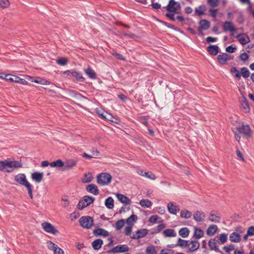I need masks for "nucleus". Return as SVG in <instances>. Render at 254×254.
Here are the masks:
<instances>
[{"label":"nucleus","instance_id":"obj_32","mask_svg":"<svg viewBox=\"0 0 254 254\" xmlns=\"http://www.w3.org/2000/svg\"><path fill=\"white\" fill-rule=\"evenodd\" d=\"M64 162L62 159H57L50 164L52 168H62L64 167Z\"/></svg>","mask_w":254,"mask_h":254},{"label":"nucleus","instance_id":"obj_17","mask_svg":"<svg viewBox=\"0 0 254 254\" xmlns=\"http://www.w3.org/2000/svg\"><path fill=\"white\" fill-rule=\"evenodd\" d=\"M167 209L170 214L176 215L180 211L179 205L173 202H170L167 204Z\"/></svg>","mask_w":254,"mask_h":254},{"label":"nucleus","instance_id":"obj_21","mask_svg":"<svg viewBox=\"0 0 254 254\" xmlns=\"http://www.w3.org/2000/svg\"><path fill=\"white\" fill-rule=\"evenodd\" d=\"M14 180L18 185L23 186L28 181L26 176L24 174L20 173L14 177Z\"/></svg>","mask_w":254,"mask_h":254},{"label":"nucleus","instance_id":"obj_60","mask_svg":"<svg viewBox=\"0 0 254 254\" xmlns=\"http://www.w3.org/2000/svg\"><path fill=\"white\" fill-rule=\"evenodd\" d=\"M249 58V55L246 53H243L241 54L240 56V60L244 62L247 61Z\"/></svg>","mask_w":254,"mask_h":254},{"label":"nucleus","instance_id":"obj_38","mask_svg":"<svg viewBox=\"0 0 254 254\" xmlns=\"http://www.w3.org/2000/svg\"><path fill=\"white\" fill-rule=\"evenodd\" d=\"M85 74L91 79H96L97 78V74L96 72L92 70L90 67H88L84 70Z\"/></svg>","mask_w":254,"mask_h":254},{"label":"nucleus","instance_id":"obj_24","mask_svg":"<svg viewBox=\"0 0 254 254\" xmlns=\"http://www.w3.org/2000/svg\"><path fill=\"white\" fill-rule=\"evenodd\" d=\"M77 163V160L73 159L67 160L64 163V170H68L72 169L76 165Z\"/></svg>","mask_w":254,"mask_h":254},{"label":"nucleus","instance_id":"obj_50","mask_svg":"<svg viewBox=\"0 0 254 254\" xmlns=\"http://www.w3.org/2000/svg\"><path fill=\"white\" fill-rule=\"evenodd\" d=\"M10 5V1L9 0H0V8L6 9L8 8Z\"/></svg>","mask_w":254,"mask_h":254},{"label":"nucleus","instance_id":"obj_8","mask_svg":"<svg viewBox=\"0 0 254 254\" xmlns=\"http://www.w3.org/2000/svg\"><path fill=\"white\" fill-rule=\"evenodd\" d=\"M236 130L240 133L245 135L247 138H250L252 137V131L250 127L247 125H242L236 128Z\"/></svg>","mask_w":254,"mask_h":254},{"label":"nucleus","instance_id":"obj_6","mask_svg":"<svg viewBox=\"0 0 254 254\" xmlns=\"http://www.w3.org/2000/svg\"><path fill=\"white\" fill-rule=\"evenodd\" d=\"M239 102L241 110L246 114H249L251 112V107L248 100L244 95L239 98Z\"/></svg>","mask_w":254,"mask_h":254},{"label":"nucleus","instance_id":"obj_28","mask_svg":"<svg viewBox=\"0 0 254 254\" xmlns=\"http://www.w3.org/2000/svg\"><path fill=\"white\" fill-rule=\"evenodd\" d=\"M206 6L202 4L195 8L194 9V13L196 16H201L205 14V11H206Z\"/></svg>","mask_w":254,"mask_h":254},{"label":"nucleus","instance_id":"obj_43","mask_svg":"<svg viewBox=\"0 0 254 254\" xmlns=\"http://www.w3.org/2000/svg\"><path fill=\"white\" fill-rule=\"evenodd\" d=\"M10 76H12L13 77V82L21 83L24 85H27L28 84L26 80L16 75L10 74Z\"/></svg>","mask_w":254,"mask_h":254},{"label":"nucleus","instance_id":"obj_56","mask_svg":"<svg viewBox=\"0 0 254 254\" xmlns=\"http://www.w3.org/2000/svg\"><path fill=\"white\" fill-rule=\"evenodd\" d=\"M133 226L131 225L127 226L124 229V233L126 236H130Z\"/></svg>","mask_w":254,"mask_h":254},{"label":"nucleus","instance_id":"obj_13","mask_svg":"<svg viewBox=\"0 0 254 254\" xmlns=\"http://www.w3.org/2000/svg\"><path fill=\"white\" fill-rule=\"evenodd\" d=\"M223 28L225 32H230L231 35L233 36L236 28L234 24L230 21H225L223 24Z\"/></svg>","mask_w":254,"mask_h":254},{"label":"nucleus","instance_id":"obj_16","mask_svg":"<svg viewBox=\"0 0 254 254\" xmlns=\"http://www.w3.org/2000/svg\"><path fill=\"white\" fill-rule=\"evenodd\" d=\"M236 37L239 42L242 45H245L250 42L249 36L245 33L239 34Z\"/></svg>","mask_w":254,"mask_h":254},{"label":"nucleus","instance_id":"obj_63","mask_svg":"<svg viewBox=\"0 0 254 254\" xmlns=\"http://www.w3.org/2000/svg\"><path fill=\"white\" fill-rule=\"evenodd\" d=\"M157 212L161 215L164 214L165 213V209L164 207L159 206L157 207Z\"/></svg>","mask_w":254,"mask_h":254},{"label":"nucleus","instance_id":"obj_54","mask_svg":"<svg viewBox=\"0 0 254 254\" xmlns=\"http://www.w3.org/2000/svg\"><path fill=\"white\" fill-rule=\"evenodd\" d=\"M144 177L151 180H155L156 179V177L155 174L151 172L147 171L145 172Z\"/></svg>","mask_w":254,"mask_h":254},{"label":"nucleus","instance_id":"obj_42","mask_svg":"<svg viewBox=\"0 0 254 254\" xmlns=\"http://www.w3.org/2000/svg\"><path fill=\"white\" fill-rule=\"evenodd\" d=\"M103 244V241L101 239H96L92 243L93 248L95 250H99Z\"/></svg>","mask_w":254,"mask_h":254},{"label":"nucleus","instance_id":"obj_5","mask_svg":"<svg viewBox=\"0 0 254 254\" xmlns=\"http://www.w3.org/2000/svg\"><path fill=\"white\" fill-rule=\"evenodd\" d=\"M95 200V198L92 196L85 195L80 199L77 205V208L82 210L84 208L92 204Z\"/></svg>","mask_w":254,"mask_h":254},{"label":"nucleus","instance_id":"obj_2","mask_svg":"<svg viewBox=\"0 0 254 254\" xmlns=\"http://www.w3.org/2000/svg\"><path fill=\"white\" fill-rule=\"evenodd\" d=\"M181 8V4L179 2L175 0H170L168 4L165 7L167 11L166 16L172 20H175V14L179 13Z\"/></svg>","mask_w":254,"mask_h":254},{"label":"nucleus","instance_id":"obj_11","mask_svg":"<svg viewBox=\"0 0 254 254\" xmlns=\"http://www.w3.org/2000/svg\"><path fill=\"white\" fill-rule=\"evenodd\" d=\"M233 59V56H231L226 53H223L217 56L218 62L221 65H225L227 64L228 61Z\"/></svg>","mask_w":254,"mask_h":254},{"label":"nucleus","instance_id":"obj_57","mask_svg":"<svg viewBox=\"0 0 254 254\" xmlns=\"http://www.w3.org/2000/svg\"><path fill=\"white\" fill-rule=\"evenodd\" d=\"M218 239L222 244H224L227 240V235L225 233L220 234L218 236Z\"/></svg>","mask_w":254,"mask_h":254},{"label":"nucleus","instance_id":"obj_58","mask_svg":"<svg viewBox=\"0 0 254 254\" xmlns=\"http://www.w3.org/2000/svg\"><path fill=\"white\" fill-rule=\"evenodd\" d=\"M210 15L213 18H215L218 14V9L210 8L209 10Z\"/></svg>","mask_w":254,"mask_h":254},{"label":"nucleus","instance_id":"obj_45","mask_svg":"<svg viewBox=\"0 0 254 254\" xmlns=\"http://www.w3.org/2000/svg\"><path fill=\"white\" fill-rule=\"evenodd\" d=\"M149 222L152 224L156 223L157 222H162V219L161 217L157 215H153L150 216L148 220Z\"/></svg>","mask_w":254,"mask_h":254},{"label":"nucleus","instance_id":"obj_29","mask_svg":"<svg viewBox=\"0 0 254 254\" xmlns=\"http://www.w3.org/2000/svg\"><path fill=\"white\" fill-rule=\"evenodd\" d=\"M208 219L211 222L218 223L220 221V216L218 213L212 211L209 214Z\"/></svg>","mask_w":254,"mask_h":254},{"label":"nucleus","instance_id":"obj_34","mask_svg":"<svg viewBox=\"0 0 254 254\" xmlns=\"http://www.w3.org/2000/svg\"><path fill=\"white\" fill-rule=\"evenodd\" d=\"M138 217L137 216L134 214H131L129 217H128L126 220H125V222L128 225L133 226L134 224L137 220Z\"/></svg>","mask_w":254,"mask_h":254},{"label":"nucleus","instance_id":"obj_31","mask_svg":"<svg viewBox=\"0 0 254 254\" xmlns=\"http://www.w3.org/2000/svg\"><path fill=\"white\" fill-rule=\"evenodd\" d=\"M139 203L144 208H151L153 205L152 202L148 199H142L140 200Z\"/></svg>","mask_w":254,"mask_h":254},{"label":"nucleus","instance_id":"obj_18","mask_svg":"<svg viewBox=\"0 0 254 254\" xmlns=\"http://www.w3.org/2000/svg\"><path fill=\"white\" fill-rule=\"evenodd\" d=\"M129 248L127 245H119L114 247L112 252L114 253H123L128 252Z\"/></svg>","mask_w":254,"mask_h":254},{"label":"nucleus","instance_id":"obj_19","mask_svg":"<svg viewBox=\"0 0 254 254\" xmlns=\"http://www.w3.org/2000/svg\"><path fill=\"white\" fill-rule=\"evenodd\" d=\"M64 74L74 77L77 80L80 81H84L85 78L81 75V74L75 71L66 70L64 72Z\"/></svg>","mask_w":254,"mask_h":254},{"label":"nucleus","instance_id":"obj_40","mask_svg":"<svg viewBox=\"0 0 254 254\" xmlns=\"http://www.w3.org/2000/svg\"><path fill=\"white\" fill-rule=\"evenodd\" d=\"M93 233L96 236H103L106 237L109 235V232L101 228L94 230Z\"/></svg>","mask_w":254,"mask_h":254},{"label":"nucleus","instance_id":"obj_23","mask_svg":"<svg viewBox=\"0 0 254 254\" xmlns=\"http://www.w3.org/2000/svg\"><path fill=\"white\" fill-rule=\"evenodd\" d=\"M86 191L94 195H97L99 193V190L97 186L94 184H90L86 186Z\"/></svg>","mask_w":254,"mask_h":254},{"label":"nucleus","instance_id":"obj_52","mask_svg":"<svg viewBox=\"0 0 254 254\" xmlns=\"http://www.w3.org/2000/svg\"><path fill=\"white\" fill-rule=\"evenodd\" d=\"M230 72L234 74V76L239 79L241 78V74L239 71L235 67H233L230 69Z\"/></svg>","mask_w":254,"mask_h":254},{"label":"nucleus","instance_id":"obj_55","mask_svg":"<svg viewBox=\"0 0 254 254\" xmlns=\"http://www.w3.org/2000/svg\"><path fill=\"white\" fill-rule=\"evenodd\" d=\"M68 62V59L65 58H59L57 60V63L61 65H64L66 64Z\"/></svg>","mask_w":254,"mask_h":254},{"label":"nucleus","instance_id":"obj_37","mask_svg":"<svg viewBox=\"0 0 254 254\" xmlns=\"http://www.w3.org/2000/svg\"><path fill=\"white\" fill-rule=\"evenodd\" d=\"M204 235V232L199 228L194 227L193 237L197 239H200Z\"/></svg>","mask_w":254,"mask_h":254},{"label":"nucleus","instance_id":"obj_26","mask_svg":"<svg viewBox=\"0 0 254 254\" xmlns=\"http://www.w3.org/2000/svg\"><path fill=\"white\" fill-rule=\"evenodd\" d=\"M34 83L43 85H51L56 86V85L54 84L51 82L50 81L47 80L44 78H42L39 76L35 77V80L34 81Z\"/></svg>","mask_w":254,"mask_h":254},{"label":"nucleus","instance_id":"obj_49","mask_svg":"<svg viewBox=\"0 0 254 254\" xmlns=\"http://www.w3.org/2000/svg\"><path fill=\"white\" fill-rule=\"evenodd\" d=\"M189 241L185 240H183L179 238L177 241V246L182 248H188Z\"/></svg>","mask_w":254,"mask_h":254},{"label":"nucleus","instance_id":"obj_30","mask_svg":"<svg viewBox=\"0 0 254 254\" xmlns=\"http://www.w3.org/2000/svg\"><path fill=\"white\" fill-rule=\"evenodd\" d=\"M218 228L215 225H211L207 228L206 233L208 236H214L217 232Z\"/></svg>","mask_w":254,"mask_h":254},{"label":"nucleus","instance_id":"obj_36","mask_svg":"<svg viewBox=\"0 0 254 254\" xmlns=\"http://www.w3.org/2000/svg\"><path fill=\"white\" fill-rule=\"evenodd\" d=\"M105 205L109 209H112L114 207V200L112 197H108L105 200Z\"/></svg>","mask_w":254,"mask_h":254},{"label":"nucleus","instance_id":"obj_46","mask_svg":"<svg viewBox=\"0 0 254 254\" xmlns=\"http://www.w3.org/2000/svg\"><path fill=\"white\" fill-rule=\"evenodd\" d=\"M208 246L211 250L218 251L217 243L215 239H211L209 241Z\"/></svg>","mask_w":254,"mask_h":254},{"label":"nucleus","instance_id":"obj_15","mask_svg":"<svg viewBox=\"0 0 254 254\" xmlns=\"http://www.w3.org/2000/svg\"><path fill=\"white\" fill-rule=\"evenodd\" d=\"M115 196L118 199V200L122 204L125 205H130L131 201L130 198H129L126 195L120 193H115Z\"/></svg>","mask_w":254,"mask_h":254},{"label":"nucleus","instance_id":"obj_1","mask_svg":"<svg viewBox=\"0 0 254 254\" xmlns=\"http://www.w3.org/2000/svg\"><path fill=\"white\" fill-rule=\"evenodd\" d=\"M22 166L21 161H16L13 158L0 161V171L10 173Z\"/></svg>","mask_w":254,"mask_h":254},{"label":"nucleus","instance_id":"obj_20","mask_svg":"<svg viewBox=\"0 0 254 254\" xmlns=\"http://www.w3.org/2000/svg\"><path fill=\"white\" fill-rule=\"evenodd\" d=\"M31 179L36 183H41L44 178V173L40 172H34L31 174Z\"/></svg>","mask_w":254,"mask_h":254},{"label":"nucleus","instance_id":"obj_9","mask_svg":"<svg viewBox=\"0 0 254 254\" xmlns=\"http://www.w3.org/2000/svg\"><path fill=\"white\" fill-rule=\"evenodd\" d=\"M46 246L48 250L53 251V254H64V251L52 241H47Z\"/></svg>","mask_w":254,"mask_h":254},{"label":"nucleus","instance_id":"obj_7","mask_svg":"<svg viewBox=\"0 0 254 254\" xmlns=\"http://www.w3.org/2000/svg\"><path fill=\"white\" fill-rule=\"evenodd\" d=\"M79 222L82 227L90 229L93 225V219L89 216H82L79 219Z\"/></svg>","mask_w":254,"mask_h":254},{"label":"nucleus","instance_id":"obj_27","mask_svg":"<svg viewBox=\"0 0 254 254\" xmlns=\"http://www.w3.org/2000/svg\"><path fill=\"white\" fill-rule=\"evenodd\" d=\"M93 178L92 173L88 172L83 174L81 178V182L84 184L89 183L92 181Z\"/></svg>","mask_w":254,"mask_h":254},{"label":"nucleus","instance_id":"obj_47","mask_svg":"<svg viewBox=\"0 0 254 254\" xmlns=\"http://www.w3.org/2000/svg\"><path fill=\"white\" fill-rule=\"evenodd\" d=\"M179 234L183 238H186L190 234V230L187 227L182 228L179 230Z\"/></svg>","mask_w":254,"mask_h":254},{"label":"nucleus","instance_id":"obj_33","mask_svg":"<svg viewBox=\"0 0 254 254\" xmlns=\"http://www.w3.org/2000/svg\"><path fill=\"white\" fill-rule=\"evenodd\" d=\"M162 234L165 237H174L177 235L176 231L173 229H165Z\"/></svg>","mask_w":254,"mask_h":254},{"label":"nucleus","instance_id":"obj_53","mask_svg":"<svg viewBox=\"0 0 254 254\" xmlns=\"http://www.w3.org/2000/svg\"><path fill=\"white\" fill-rule=\"evenodd\" d=\"M241 73L244 78H248L250 74L249 70L246 67H243L241 69Z\"/></svg>","mask_w":254,"mask_h":254},{"label":"nucleus","instance_id":"obj_61","mask_svg":"<svg viewBox=\"0 0 254 254\" xmlns=\"http://www.w3.org/2000/svg\"><path fill=\"white\" fill-rule=\"evenodd\" d=\"M236 50V47L232 46H229L226 48V52L230 53H233Z\"/></svg>","mask_w":254,"mask_h":254},{"label":"nucleus","instance_id":"obj_10","mask_svg":"<svg viewBox=\"0 0 254 254\" xmlns=\"http://www.w3.org/2000/svg\"><path fill=\"white\" fill-rule=\"evenodd\" d=\"M95 112L103 119L113 122V119L114 118V116L112 114L105 112L102 109L100 108H97L95 109Z\"/></svg>","mask_w":254,"mask_h":254},{"label":"nucleus","instance_id":"obj_41","mask_svg":"<svg viewBox=\"0 0 254 254\" xmlns=\"http://www.w3.org/2000/svg\"><path fill=\"white\" fill-rule=\"evenodd\" d=\"M191 212L187 209H183L180 212V217L182 218L189 219L191 217Z\"/></svg>","mask_w":254,"mask_h":254},{"label":"nucleus","instance_id":"obj_64","mask_svg":"<svg viewBox=\"0 0 254 254\" xmlns=\"http://www.w3.org/2000/svg\"><path fill=\"white\" fill-rule=\"evenodd\" d=\"M234 249V247L233 245H230L228 246H225L223 248V250L227 253H229Z\"/></svg>","mask_w":254,"mask_h":254},{"label":"nucleus","instance_id":"obj_25","mask_svg":"<svg viewBox=\"0 0 254 254\" xmlns=\"http://www.w3.org/2000/svg\"><path fill=\"white\" fill-rule=\"evenodd\" d=\"M194 220L197 222H200L203 221L205 218V213L202 211H196L193 215Z\"/></svg>","mask_w":254,"mask_h":254},{"label":"nucleus","instance_id":"obj_4","mask_svg":"<svg viewBox=\"0 0 254 254\" xmlns=\"http://www.w3.org/2000/svg\"><path fill=\"white\" fill-rule=\"evenodd\" d=\"M42 229L46 233L53 235H57L59 233L58 229L54 225L48 222H43L41 224Z\"/></svg>","mask_w":254,"mask_h":254},{"label":"nucleus","instance_id":"obj_22","mask_svg":"<svg viewBox=\"0 0 254 254\" xmlns=\"http://www.w3.org/2000/svg\"><path fill=\"white\" fill-rule=\"evenodd\" d=\"M199 243L196 241H191L189 242L187 251L188 252H193L196 251L199 248Z\"/></svg>","mask_w":254,"mask_h":254},{"label":"nucleus","instance_id":"obj_51","mask_svg":"<svg viewBox=\"0 0 254 254\" xmlns=\"http://www.w3.org/2000/svg\"><path fill=\"white\" fill-rule=\"evenodd\" d=\"M146 254H157L156 251L154 246H149L146 249Z\"/></svg>","mask_w":254,"mask_h":254},{"label":"nucleus","instance_id":"obj_44","mask_svg":"<svg viewBox=\"0 0 254 254\" xmlns=\"http://www.w3.org/2000/svg\"><path fill=\"white\" fill-rule=\"evenodd\" d=\"M23 186H24L27 189L30 198L31 199H33V194L32 185L28 181H27Z\"/></svg>","mask_w":254,"mask_h":254},{"label":"nucleus","instance_id":"obj_35","mask_svg":"<svg viewBox=\"0 0 254 254\" xmlns=\"http://www.w3.org/2000/svg\"><path fill=\"white\" fill-rule=\"evenodd\" d=\"M230 241L233 243H239L241 241V235L237 232H233L229 236Z\"/></svg>","mask_w":254,"mask_h":254},{"label":"nucleus","instance_id":"obj_39","mask_svg":"<svg viewBox=\"0 0 254 254\" xmlns=\"http://www.w3.org/2000/svg\"><path fill=\"white\" fill-rule=\"evenodd\" d=\"M207 51L210 55L215 56L219 52V47L217 45H211L207 47Z\"/></svg>","mask_w":254,"mask_h":254},{"label":"nucleus","instance_id":"obj_48","mask_svg":"<svg viewBox=\"0 0 254 254\" xmlns=\"http://www.w3.org/2000/svg\"><path fill=\"white\" fill-rule=\"evenodd\" d=\"M125 220L124 219H120L117 221L115 224V229L118 231L121 230L125 226Z\"/></svg>","mask_w":254,"mask_h":254},{"label":"nucleus","instance_id":"obj_59","mask_svg":"<svg viewBox=\"0 0 254 254\" xmlns=\"http://www.w3.org/2000/svg\"><path fill=\"white\" fill-rule=\"evenodd\" d=\"M207 3L211 6H216L219 3V0H207Z\"/></svg>","mask_w":254,"mask_h":254},{"label":"nucleus","instance_id":"obj_12","mask_svg":"<svg viewBox=\"0 0 254 254\" xmlns=\"http://www.w3.org/2000/svg\"><path fill=\"white\" fill-rule=\"evenodd\" d=\"M210 22L209 21L203 19L198 22V26L197 30L199 32H202L203 31L208 30L210 27Z\"/></svg>","mask_w":254,"mask_h":254},{"label":"nucleus","instance_id":"obj_3","mask_svg":"<svg viewBox=\"0 0 254 254\" xmlns=\"http://www.w3.org/2000/svg\"><path fill=\"white\" fill-rule=\"evenodd\" d=\"M112 176L108 173L103 172L97 176V183L102 186H107L112 181Z\"/></svg>","mask_w":254,"mask_h":254},{"label":"nucleus","instance_id":"obj_62","mask_svg":"<svg viewBox=\"0 0 254 254\" xmlns=\"http://www.w3.org/2000/svg\"><path fill=\"white\" fill-rule=\"evenodd\" d=\"M247 233L249 236H253L254 235V227L252 226L249 228L248 229Z\"/></svg>","mask_w":254,"mask_h":254},{"label":"nucleus","instance_id":"obj_14","mask_svg":"<svg viewBox=\"0 0 254 254\" xmlns=\"http://www.w3.org/2000/svg\"><path fill=\"white\" fill-rule=\"evenodd\" d=\"M148 233V230L147 229H141L137 230L134 234L130 236L132 239H139L146 236Z\"/></svg>","mask_w":254,"mask_h":254}]
</instances>
